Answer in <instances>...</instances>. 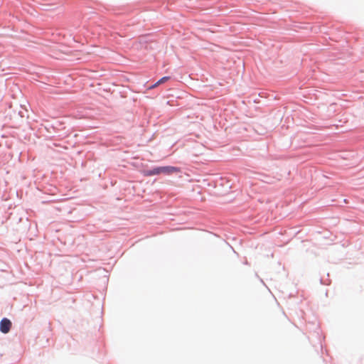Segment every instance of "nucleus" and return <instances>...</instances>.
<instances>
[{"label": "nucleus", "mask_w": 364, "mask_h": 364, "mask_svg": "<svg viewBox=\"0 0 364 364\" xmlns=\"http://www.w3.org/2000/svg\"><path fill=\"white\" fill-rule=\"evenodd\" d=\"M11 322L9 319L4 318L0 322V331L3 333H7L9 332L11 327Z\"/></svg>", "instance_id": "1"}, {"label": "nucleus", "mask_w": 364, "mask_h": 364, "mask_svg": "<svg viewBox=\"0 0 364 364\" xmlns=\"http://www.w3.org/2000/svg\"><path fill=\"white\" fill-rule=\"evenodd\" d=\"M160 171L161 173L169 175L174 173H178L180 169L175 166H161L160 167Z\"/></svg>", "instance_id": "2"}, {"label": "nucleus", "mask_w": 364, "mask_h": 364, "mask_svg": "<svg viewBox=\"0 0 364 364\" xmlns=\"http://www.w3.org/2000/svg\"><path fill=\"white\" fill-rule=\"evenodd\" d=\"M170 79L169 77H163L162 78H161L159 80L157 81V84H162V83H164L166 82V81H168V80Z\"/></svg>", "instance_id": "3"}, {"label": "nucleus", "mask_w": 364, "mask_h": 364, "mask_svg": "<svg viewBox=\"0 0 364 364\" xmlns=\"http://www.w3.org/2000/svg\"><path fill=\"white\" fill-rule=\"evenodd\" d=\"M152 173H154V175H158L161 173L160 171V167H156L152 169Z\"/></svg>", "instance_id": "4"}, {"label": "nucleus", "mask_w": 364, "mask_h": 364, "mask_svg": "<svg viewBox=\"0 0 364 364\" xmlns=\"http://www.w3.org/2000/svg\"><path fill=\"white\" fill-rule=\"evenodd\" d=\"M146 176H154V173H152V170L146 171L145 172Z\"/></svg>", "instance_id": "5"}, {"label": "nucleus", "mask_w": 364, "mask_h": 364, "mask_svg": "<svg viewBox=\"0 0 364 364\" xmlns=\"http://www.w3.org/2000/svg\"><path fill=\"white\" fill-rule=\"evenodd\" d=\"M159 84H157V82H156L154 85H151V87H149V89H153V88H155V87H157V86H159Z\"/></svg>", "instance_id": "6"}]
</instances>
